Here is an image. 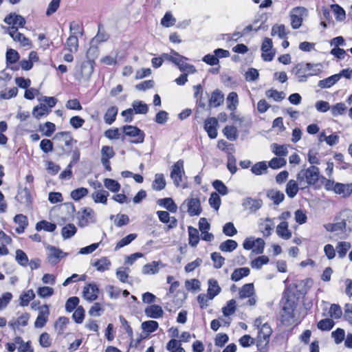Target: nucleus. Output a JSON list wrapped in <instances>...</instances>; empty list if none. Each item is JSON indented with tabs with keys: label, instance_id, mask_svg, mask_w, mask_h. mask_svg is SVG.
<instances>
[{
	"label": "nucleus",
	"instance_id": "obj_8",
	"mask_svg": "<svg viewBox=\"0 0 352 352\" xmlns=\"http://www.w3.org/2000/svg\"><path fill=\"white\" fill-rule=\"evenodd\" d=\"M183 207L187 208V212L191 217L199 215L201 212L200 201L197 198L186 199L181 206Z\"/></svg>",
	"mask_w": 352,
	"mask_h": 352
},
{
	"label": "nucleus",
	"instance_id": "obj_55",
	"mask_svg": "<svg viewBox=\"0 0 352 352\" xmlns=\"http://www.w3.org/2000/svg\"><path fill=\"white\" fill-rule=\"evenodd\" d=\"M104 186L111 190V192H116L120 190V184L112 179H104Z\"/></svg>",
	"mask_w": 352,
	"mask_h": 352
},
{
	"label": "nucleus",
	"instance_id": "obj_11",
	"mask_svg": "<svg viewBox=\"0 0 352 352\" xmlns=\"http://www.w3.org/2000/svg\"><path fill=\"white\" fill-rule=\"evenodd\" d=\"M30 315L28 313H23L19 316L16 318H13L8 322V325L14 331H20L21 327H25L28 324Z\"/></svg>",
	"mask_w": 352,
	"mask_h": 352
},
{
	"label": "nucleus",
	"instance_id": "obj_54",
	"mask_svg": "<svg viewBox=\"0 0 352 352\" xmlns=\"http://www.w3.org/2000/svg\"><path fill=\"white\" fill-rule=\"evenodd\" d=\"M88 194V190L86 188H78L71 192V197L75 201H79Z\"/></svg>",
	"mask_w": 352,
	"mask_h": 352
},
{
	"label": "nucleus",
	"instance_id": "obj_2",
	"mask_svg": "<svg viewBox=\"0 0 352 352\" xmlns=\"http://www.w3.org/2000/svg\"><path fill=\"white\" fill-rule=\"evenodd\" d=\"M272 333V329L270 325L265 322L259 329H258V336L256 338V346L258 350H265L268 345L270 336Z\"/></svg>",
	"mask_w": 352,
	"mask_h": 352
},
{
	"label": "nucleus",
	"instance_id": "obj_17",
	"mask_svg": "<svg viewBox=\"0 0 352 352\" xmlns=\"http://www.w3.org/2000/svg\"><path fill=\"white\" fill-rule=\"evenodd\" d=\"M99 293V289L95 284H89L84 287L83 297L90 302L97 299Z\"/></svg>",
	"mask_w": 352,
	"mask_h": 352
},
{
	"label": "nucleus",
	"instance_id": "obj_50",
	"mask_svg": "<svg viewBox=\"0 0 352 352\" xmlns=\"http://www.w3.org/2000/svg\"><path fill=\"white\" fill-rule=\"evenodd\" d=\"M351 248V244L349 242H340L336 248L340 258H343L346 256L348 250Z\"/></svg>",
	"mask_w": 352,
	"mask_h": 352
},
{
	"label": "nucleus",
	"instance_id": "obj_3",
	"mask_svg": "<svg viewBox=\"0 0 352 352\" xmlns=\"http://www.w3.org/2000/svg\"><path fill=\"white\" fill-rule=\"evenodd\" d=\"M314 65L311 63H298L292 69V72L294 74L299 82H305L310 76L316 74L312 72Z\"/></svg>",
	"mask_w": 352,
	"mask_h": 352
},
{
	"label": "nucleus",
	"instance_id": "obj_24",
	"mask_svg": "<svg viewBox=\"0 0 352 352\" xmlns=\"http://www.w3.org/2000/svg\"><path fill=\"white\" fill-rule=\"evenodd\" d=\"M50 112L51 109H50L45 104L41 103L39 105L33 108L32 115L35 118L39 120L43 116H47Z\"/></svg>",
	"mask_w": 352,
	"mask_h": 352
},
{
	"label": "nucleus",
	"instance_id": "obj_30",
	"mask_svg": "<svg viewBox=\"0 0 352 352\" xmlns=\"http://www.w3.org/2000/svg\"><path fill=\"white\" fill-rule=\"evenodd\" d=\"M221 290V287H219L216 280L210 279L208 280V288L207 294L210 295V298H214L220 293Z\"/></svg>",
	"mask_w": 352,
	"mask_h": 352
},
{
	"label": "nucleus",
	"instance_id": "obj_60",
	"mask_svg": "<svg viewBox=\"0 0 352 352\" xmlns=\"http://www.w3.org/2000/svg\"><path fill=\"white\" fill-rule=\"evenodd\" d=\"M287 34L285 26L283 24L274 25L272 28V36L277 35L279 38H282Z\"/></svg>",
	"mask_w": 352,
	"mask_h": 352
},
{
	"label": "nucleus",
	"instance_id": "obj_18",
	"mask_svg": "<svg viewBox=\"0 0 352 352\" xmlns=\"http://www.w3.org/2000/svg\"><path fill=\"white\" fill-rule=\"evenodd\" d=\"M144 314L148 318L157 319L163 317L164 311L161 306L152 305L145 308Z\"/></svg>",
	"mask_w": 352,
	"mask_h": 352
},
{
	"label": "nucleus",
	"instance_id": "obj_58",
	"mask_svg": "<svg viewBox=\"0 0 352 352\" xmlns=\"http://www.w3.org/2000/svg\"><path fill=\"white\" fill-rule=\"evenodd\" d=\"M265 94L267 97L272 98L275 101H281L285 97V94L283 91H278L275 89L267 90Z\"/></svg>",
	"mask_w": 352,
	"mask_h": 352
},
{
	"label": "nucleus",
	"instance_id": "obj_5",
	"mask_svg": "<svg viewBox=\"0 0 352 352\" xmlns=\"http://www.w3.org/2000/svg\"><path fill=\"white\" fill-rule=\"evenodd\" d=\"M122 130L126 135L134 138V140H132L133 143L139 144L144 142V133L138 127L131 125H126L123 126Z\"/></svg>",
	"mask_w": 352,
	"mask_h": 352
},
{
	"label": "nucleus",
	"instance_id": "obj_57",
	"mask_svg": "<svg viewBox=\"0 0 352 352\" xmlns=\"http://www.w3.org/2000/svg\"><path fill=\"white\" fill-rule=\"evenodd\" d=\"M334 326V322L331 318H325L318 322L317 327L322 331H329Z\"/></svg>",
	"mask_w": 352,
	"mask_h": 352
},
{
	"label": "nucleus",
	"instance_id": "obj_38",
	"mask_svg": "<svg viewBox=\"0 0 352 352\" xmlns=\"http://www.w3.org/2000/svg\"><path fill=\"white\" fill-rule=\"evenodd\" d=\"M118 109L116 107L113 106L110 108H109L104 116V122L108 124H112L114 120H116V117L118 114Z\"/></svg>",
	"mask_w": 352,
	"mask_h": 352
},
{
	"label": "nucleus",
	"instance_id": "obj_9",
	"mask_svg": "<svg viewBox=\"0 0 352 352\" xmlns=\"http://www.w3.org/2000/svg\"><path fill=\"white\" fill-rule=\"evenodd\" d=\"M184 173V162L178 160L172 166L170 177L176 186H179L182 180V175Z\"/></svg>",
	"mask_w": 352,
	"mask_h": 352
},
{
	"label": "nucleus",
	"instance_id": "obj_31",
	"mask_svg": "<svg viewBox=\"0 0 352 352\" xmlns=\"http://www.w3.org/2000/svg\"><path fill=\"white\" fill-rule=\"evenodd\" d=\"M340 80V76L336 74L332 75L325 79L318 82V86L320 88H329L335 85Z\"/></svg>",
	"mask_w": 352,
	"mask_h": 352
},
{
	"label": "nucleus",
	"instance_id": "obj_62",
	"mask_svg": "<svg viewBox=\"0 0 352 352\" xmlns=\"http://www.w3.org/2000/svg\"><path fill=\"white\" fill-rule=\"evenodd\" d=\"M286 160L283 157H274L268 163V166L273 169H278L286 164Z\"/></svg>",
	"mask_w": 352,
	"mask_h": 352
},
{
	"label": "nucleus",
	"instance_id": "obj_59",
	"mask_svg": "<svg viewBox=\"0 0 352 352\" xmlns=\"http://www.w3.org/2000/svg\"><path fill=\"white\" fill-rule=\"evenodd\" d=\"M6 58L8 63L14 64L19 60V54L15 50L9 49L6 52Z\"/></svg>",
	"mask_w": 352,
	"mask_h": 352
},
{
	"label": "nucleus",
	"instance_id": "obj_39",
	"mask_svg": "<svg viewBox=\"0 0 352 352\" xmlns=\"http://www.w3.org/2000/svg\"><path fill=\"white\" fill-rule=\"evenodd\" d=\"M272 151L277 156L284 157L288 154L287 146L286 145H280L276 143L271 144Z\"/></svg>",
	"mask_w": 352,
	"mask_h": 352
},
{
	"label": "nucleus",
	"instance_id": "obj_28",
	"mask_svg": "<svg viewBox=\"0 0 352 352\" xmlns=\"http://www.w3.org/2000/svg\"><path fill=\"white\" fill-rule=\"evenodd\" d=\"M250 270L248 267H241L234 270L231 274V280L234 282L240 280L243 277H246L250 274Z\"/></svg>",
	"mask_w": 352,
	"mask_h": 352
},
{
	"label": "nucleus",
	"instance_id": "obj_46",
	"mask_svg": "<svg viewBox=\"0 0 352 352\" xmlns=\"http://www.w3.org/2000/svg\"><path fill=\"white\" fill-rule=\"evenodd\" d=\"M56 228V224L52 223L47 221H39L36 225V230L37 231L44 230L47 232H53L55 230Z\"/></svg>",
	"mask_w": 352,
	"mask_h": 352
},
{
	"label": "nucleus",
	"instance_id": "obj_52",
	"mask_svg": "<svg viewBox=\"0 0 352 352\" xmlns=\"http://www.w3.org/2000/svg\"><path fill=\"white\" fill-rule=\"evenodd\" d=\"M132 109H133V112H135V113L144 114L148 111L147 105L145 103L142 102V101H133V102L132 103Z\"/></svg>",
	"mask_w": 352,
	"mask_h": 352
},
{
	"label": "nucleus",
	"instance_id": "obj_12",
	"mask_svg": "<svg viewBox=\"0 0 352 352\" xmlns=\"http://www.w3.org/2000/svg\"><path fill=\"white\" fill-rule=\"evenodd\" d=\"M50 315L49 307L47 305H42L38 307V315L34 322L36 328L43 327L47 322Z\"/></svg>",
	"mask_w": 352,
	"mask_h": 352
},
{
	"label": "nucleus",
	"instance_id": "obj_33",
	"mask_svg": "<svg viewBox=\"0 0 352 352\" xmlns=\"http://www.w3.org/2000/svg\"><path fill=\"white\" fill-rule=\"evenodd\" d=\"M283 309H292L294 310L296 307V298L294 295L286 294L283 298Z\"/></svg>",
	"mask_w": 352,
	"mask_h": 352
},
{
	"label": "nucleus",
	"instance_id": "obj_10",
	"mask_svg": "<svg viewBox=\"0 0 352 352\" xmlns=\"http://www.w3.org/2000/svg\"><path fill=\"white\" fill-rule=\"evenodd\" d=\"M94 212L91 208H87L83 209L77 214L78 224L80 227L87 226L90 222H93L94 219Z\"/></svg>",
	"mask_w": 352,
	"mask_h": 352
},
{
	"label": "nucleus",
	"instance_id": "obj_19",
	"mask_svg": "<svg viewBox=\"0 0 352 352\" xmlns=\"http://www.w3.org/2000/svg\"><path fill=\"white\" fill-rule=\"evenodd\" d=\"M91 264L98 272H104L109 270L111 265V262L107 257L104 256L95 260Z\"/></svg>",
	"mask_w": 352,
	"mask_h": 352
},
{
	"label": "nucleus",
	"instance_id": "obj_7",
	"mask_svg": "<svg viewBox=\"0 0 352 352\" xmlns=\"http://www.w3.org/2000/svg\"><path fill=\"white\" fill-rule=\"evenodd\" d=\"M6 32L14 41L18 42L21 46L29 47L32 46L30 40L20 33L15 28H6Z\"/></svg>",
	"mask_w": 352,
	"mask_h": 352
},
{
	"label": "nucleus",
	"instance_id": "obj_29",
	"mask_svg": "<svg viewBox=\"0 0 352 352\" xmlns=\"http://www.w3.org/2000/svg\"><path fill=\"white\" fill-rule=\"evenodd\" d=\"M267 196L276 205L281 203L285 199V195L282 192L274 189L270 190L267 193Z\"/></svg>",
	"mask_w": 352,
	"mask_h": 352
},
{
	"label": "nucleus",
	"instance_id": "obj_13",
	"mask_svg": "<svg viewBox=\"0 0 352 352\" xmlns=\"http://www.w3.org/2000/svg\"><path fill=\"white\" fill-rule=\"evenodd\" d=\"M94 71L92 62L86 61L81 64L79 72L77 73V78L79 80H87L91 77Z\"/></svg>",
	"mask_w": 352,
	"mask_h": 352
},
{
	"label": "nucleus",
	"instance_id": "obj_63",
	"mask_svg": "<svg viewBox=\"0 0 352 352\" xmlns=\"http://www.w3.org/2000/svg\"><path fill=\"white\" fill-rule=\"evenodd\" d=\"M346 223L344 220L336 223H329V226L331 227V232L339 233H344L346 230Z\"/></svg>",
	"mask_w": 352,
	"mask_h": 352
},
{
	"label": "nucleus",
	"instance_id": "obj_1",
	"mask_svg": "<svg viewBox=\"0 0 352 352\" xmlns=\"http://www.w3.org/2000/svg\"><path fill=\"white\" fill-rule=\"evenodd\" d=\"M319 168L315 166L299 171L297 174V182H299L300 189H305L316 184L319 179Z\"/></svg>",
	"mask_w": 352,
	"mask_h": 352
},
{
	"label": "nucleus",
	"instance_id": "obj_32",
	"mask_svg": "<svg viewBox=\"0 0 352 352\" xmlns=\"http://www.w3.org/2000/svg\"><path fill=\"white\" fill-rule=\"evenodd\" d=\"M292 309H283L281 314V321L285 325L292 324L294 322V314Z\"/></svg>",
	"mask_w": 352,
	"mask_h": 352
},
{
	"label": "nucleus",
	"instance_id": "obj_26",
	"mask_svg": "<svg viewBox=\"0 0 352 352\" xmlns=\"http://www.w3.org/2000/svg\"><path fill=\"white\" fill-rule=\"evenodd\" d=\"M224 101V96L219 89H215L211 94L209 100L210 105L217 107L220 106Z\"/></svg>",
	"mask_w": 352,
	"mask_h": 352
},
{
	"label": "nucleus",
	"instance_id": "obj_43",
	"mask_svg": "<svg viewBox=\"0 0 352 352\" xmlns=\"http://www.w3.org/2000/svg\"><path fill=\"white\" fill-rule=\"evenodd\" d=\"M237 243L232 239H228L219 245V249L222 252H232L237 248Z\"/></svg>",
	"mask_w": 352,
	"mask_h": 352
},
{
	"label": "nucleus",
	"instance_id": "obj_48",
	"mask_svg": "<svg viewBox=\"0 0 352 352\" xmlns=\"http://www.w3.org/2000/svg\"><path fill=\"white\" fill-rule=\"evenodd\" d=\"M15 259L16 262L23 267H26L29 263V259L27 254L21 250H16Z\"/></svg>",
	"mask_w": 352,
	"mask_h": 352
},
{
	"label": "nucleus",
	"instance_id": "obj_34",
	"mask_svg": "<svg viewBox=\"0 0 352 352\" xmlns=\"http://www.w3.org/2000/svg\"><path fill=\"white\" fill-rule=\"evenodd\" d=\"M267 167L266 162H259L252 166L251 171L255 175H261L267 173Z\"/></svg>",
	"mask_w": 352,
	"mask_h": 352
},
{
	"label": "nucleus",
	"instance_id": "obj_6",
	"mask_svg": "<svg viewBox=\"0 0 352 352\" xmlns=\"http://www.w3.org/2000/svg\"><path fill=\"white\" fill-rule=\"evenodd\" d=\"M47 260L52 265L57 264L60 259L67 255L66 253L63 252L60 249L50 245L47 246Z\"/></svg>",
	"mask_w": 352,
	"mask_h": 352
},
{
	"label": "nucleus",
	"instance_id": "obj_37",
	"mask_svg": "<svg viewBox=\"0 0 352 352\" xmlns=\"http://www.w3.org/2000/svg\"><path fill=\"white\" fill-rule=\"evenodd\" d=\"M159 205L164 206L171 212H176L177 210V205L171 198H164L158 200Z\"/></svg>",
	"mask_w": 352,
	"mask_h": 352
},
{
	"label": "nucleus",
	"instance_id": "obj_45",
	"mask_svg": "<svg viewBox=\"0 0 352 352\" xmlns=\"http://www.w3.org/2000/svg\"><path fill=\"white\" fill-rule=\"evenodd\" d=\"M166 349L170 352H186L177 340L172 339L166 344Z\"/></svg>",
	"mask_w": 352,
	"mask_h": 352
},
{
	"label": "nucleus",
	"instance_id": "obj_22",
	"mask_svg": "<svg viewBox=\"0 0 352 352\" xmlns=\"http://www.w3.org/2000/svg\"><path fill=\"white\" fill-rule=\"evenodd\" d=\"M287 221H282L276 227L277 234L283 239H289L292 237V232L289 230Z\"/></svg>",
	"mask_w": 352,
	"mask_h": 352
},
{
	"label": "nucleus",
	"instance_id": "obj_20",
	"mask_svg": "<svg viewBox=\"0 0 352 352\" xmlns=\"http://www.w3.org/2000/svg\"><path fill=\"white\" fill-rule=\"evenodd\" d=\"M274 228L273 221L270 218H266L259 223V230L263 233L264 236H269Z\"/></svg>",
	"mask_w": 352,
	"mask_h": 352
},
{
	"label": "nucleus",
	"instance_id": "obj_27",
	"mask_svg": "<svg viewBox=\"0 0 352 352\" xmlns=\"http://www.w3.org/2000/svg\"><path fill=\"white\" fill-rule=\"evenodd\" d=\"M254 294V287L253 283L245 284L239 290V296L244 299L252 296Z\"/></svg>",
	"mask_w": 352,
	"mask_h": 352
},
{
	"label": "nucleus",
	"instance_id": "obj_41",
	"mask_svg": "<svg viewBox=\"0 0 352 352\" xmlns=\"http://www.w3.org/2000/svg\"><path fill=\"white\" fill-rule=\"evenodd\" d=\"M239 104L238 95L236 92H231L227 97V107L231 111H234Z\"/></svg>",
	"mask_w": 352,
	"mask_h": 352
},
{
	"label": "nucleus",
	"instance_id": "obj_56",
	"mask_svg": "<svg viewBox=\"0 0 352 352\" xmlns=\"http://www.w3.org/2000/svg\"><path fill=\"white\" fill-rule=\"evenodd\" d=\"M129 269L128 267H120L116 270V275L118 280L122 283L127 282Z\"/></svg>",
	"mask_w": 352,
	"mask_h": 352
},
{
	"label": "nucleus",
	"instance_id": "obj_23",
	"mask_svg": "<svg viewBox=\"0 0 352 352\" xmlns=\"http://www.w3.org/2000/svg\"><path fill=\"white\" fill-rule=\"evenodd\" d=\"M299 189L300 188L297 179H290L286 185L285 192L289 198H294L297 195Z\"/></svg>",
	"mask_w": 352,
	"mask_h": 352
},
{
	"label": "nucleus",
	"instance_id": "obj_16",
	"mask_svg": "<svg viewBox=\"0 0 352 352\" xmlns=\"http://www.w3.org/2000/svg\"><path fill=\"white\" fill-rule=\"evenodd\" d=\"M102 185L100 182L96 184L94 188H98V190L92 193L91 197L96 203H102L103 204H106L109 192L103 189H100Z\"/></svg>",
	"mask_w": 352,
	"mask_h": 352
},
{
	"label": "nucleus",
	"instance_id": "obj_15",
	"mask_svg": "<svg viewBox=\"0 0 352 352\" xmlns=\"http://www.w3.org/2000/svg\"><path fill=\"white\" fill-rule=\"evenodd\" d=\"M217 125L218 121L215 118H208L205 121L204 129L211 139H214L217 137Z\"/></svg>",
	"mask_w": 352,
	"mask_h": 352
},
{
	"label": "nucleus",
	"instance_id": "obj_25",
	"mask_svg": "<svg viewBox=\"0 0 352 352\" xmlns=\"http://www.w3.org/2000/svg\"><path fill=\"white\" fill-rule=\"evenodd\" d=\"M333 192L336 194L341 195L342 197H347L352 192V184H344L342 183H336Z\"/></svg>",
	"mask_w": 352,
	"mask_h": 352
},
{
	"label": "nucleus",
	"instance_id": "obj_14",
	"mask_svg": "<svg viewBox=\"0 0 352 352\" xmlns=\"http://www.w3.org/2000/svg\"><path fill=\"white\" fill-rule=\"evenodd\" d=\"M4 22L11 26L8 28H15L18 30L19 28H23L25 24V19L21 15L11 13L4 19Z\"/></svg>",
	"mask_w": 352,
	"mask_h": 352
},
{
	"label": "nucleus",
	"instance_id": "obj_36",
	"mask_svg": "<svg viewBox=\"0 0 352 352\" xmlns=\"http://www.w3.org/2000/svg\"><path fill=\"white\" fill-rule=\"evenodd\" d=\"M77 231L76 227L73 223H68L62 228L61 235L64 239L73 236Z\"/></svg>",
	"mask_w": 352,
	"mask_h": 352
},
{
	"label": "nucleus",
	"instance_id": "obj_4",
	"mask_svg": "<svg viewBox=\"0 0 352 352\" xmlns=\"http://www.w3.org/2000/svg\"><path fill=\"white\" fill-rule=\"evenodd\" d=\"M307 12L305 8L300 6L294 8L291 10V25L293 29H298L301 26L303 18L307 16Z\"/></svg>",
	"mask_w": 352,
	"mask_h": 352
},
{
	"label": "nucleus",
	"instance_id": "obj_53",
	"mask_svg": "<svg viewBox=\"0 0 352 352\" xmlns=\"http://www.w3.org/2000/svg\"><path fill=\"white\" fill-rule=\"evenodd\" d=\"M35 297L32 289L28 290L24 294L20 296V305L23 307L28 306L30 301Z\"/></svg>",
	"mask_w": 352,
	"mask_h": 352
},
{
	"label": "nucleus",
	"instance_id": "obj_42",
	"mask_svg": "<svg viewBox=\"0 0 352 352\" xmlns=\"http://www.w3.org/2000/svg\"><path fill=\"white\" fill-rule=\"evenodd\" d=\"M160 262L153 261L151 263L146 264L142 268L144 274H155L159 271Z\"/></svg>",
	"mask_w": 352,
	"mask_h": 352
},
{
	"label": "nucleus",
	"instance_id": "obj_64",
	"mask_svg": "<svg viewBox=\"0 0 352 352\" xmlns=\"http://www.w3.org/2000/svg\"><path fill=\"white\" fill-rule=\"evenodd\" d=\"M211 259L213 261L214 267L216 269L221 268L224 264L225 258L218 252L212 253Z\"/></svg>",
	"mask_w": 352,
	"mask_h": 352
},
{
	"label": "nucleus",
	"instance_id": "obj_44",
	"mask_svg": "<svg viewBox=\"0 0 352 352\" xmlns=\"http://www.w3.org/2000/svg\"><path fill=\"white\" fill-rule=\"evenodd\" d=\"M66 47L70 52H76L78 50V40L76 36L71 35L67 39Z\"/></svg>",
	"mask_w": 352,
	"mask_h": 352
},
{
	"label": "nucleus",
	"instance_id": "obj_47",
	"mask_svg": "<svg viewBox=\"0 0 352 352\" xmlns=\"http://www.w3.org/2000/svg\"><path fill=\"white\" fill-rule=\"evenodd\" d=\"M224 135L230 140H235L238 138L237 129L233 126H226L223 130Z\"/></svg>",
	"mask_w": 352,
	"mask_h": 352
},
{
	"label": "nucleus",
	"instance_id": "obj_40",
	"mask_svg": "<svg viewBox=\"0 0 352 352\" xmlns=\"http://www.w3.org/2000/svg\"><path fill=\"white\" fill-rule=\"evenodd\" d=\"M166 186V181L162 174H156L152 187L155 190L160 191Z\"/></svg>",
	"mask_w": 352,
	"mask_h": 352
},
{
	"label": "nucleus",
	"instance_id": "obj_21",
	"mask_svg": "<svg viewBox=\"0 0 352 352\" xmlns=\"http://www.w3.org/2000/svg\"><path fill=\"white\" fill-rule=\"evenodd\" d=\"M16 199L19 202L28 208L31 206L32 200L30 192L26 187L19 192Z\"/></svg>",
	"mask_w": 352,
	"mask_h": 352
},
{
	"label": "nucleus",
	"instance_id": "obj_35",
	"mask_svg": "<svg viewBox=\"0 0 352 352\" xmlns=\"http://www.w3.org/2000/svg\"><path fill=\"white\" fill-rule=\"evenodd\" d=\"M188 236H189V245L195 247L199 241V232L197 229L189 226L188 228Z\"/></svg>",
	"mask_w": 352,
	"mask_h": 352
},
{
	"label": "nucleus",
	"instance_id": "obj_49",
	"mask_svg": "<svg viewBox=\"0 0 352 352\" xmlns=\"http://www.w3.org/2000/svg\"><path fill=\"white\" fill-rule=\"evenodd\" d=\"M142 329L148 333L156 331L159 327L158 322L155 320H148L143 322L141 324Z\"/></svg>",
	"mask_w": 352,
	"mask_h": 352
},
{
	"label": "nucleus",
	"instance_id": "obj_61",
	"mask_svg": "<svg viewBox=\"0 0 352 352\" xmlns=\"http://www.w3.org/2000/svg\"><path fill=\"white\" fill-rule=\"evenodd\" d=\"M69 322V319L66 317H60L55 323V329L59 334H62L65 330L66 325Z\"/></svg>",
	"mask_w": 352,
	"mask_h": 352
},
{
	"label": "nucleus",
	"instance_id": "obj_51",
	"mask_svg": "<svg viewBox=\"0 0 352 352\" xmlns=\"http://www.w3.org/2000/svg\"><path fill=\"white\" fill-rule=\"evenodd\" d=\"M269 262V258L266 256H261L258 258L252 260L250 263V265L253 269H261L263 265L267 264Z\"/></svg>",
	"mask_w": 352,
	"mask_h": 352
}]
</instances>
